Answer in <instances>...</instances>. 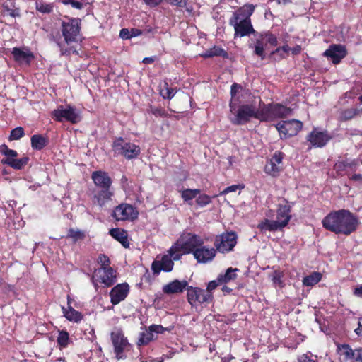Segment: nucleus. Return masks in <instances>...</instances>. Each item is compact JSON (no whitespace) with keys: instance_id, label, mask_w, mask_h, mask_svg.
<instances>
[{"instance_id":"61","label":"nucleus","mask_w":362,"mask_h":362,"mask_svg":"<svg viewBox=\"0 0 362 362\" xmlns=\"http://www.w3.org/2000/svg\"><path fill=\"white\" fill-rule=\"evenodd\" d=\"M18 152L15 150H13V149H9L8 151H7V153H6V158H15L18 156Z\"/></svg>"},{"instance_id":"39","label":"nucleus","mask_w":362,"mask_h":362,"mask_svg":"<svg viewBox=\"0 0 362 362\" xmlns=\"http://www.w3.org/2000/svg\"><path fill=\"white\" fill-rule=\"evenodd\" d=\"M57 344L60 349H64L68 346L70 343L69 334L66 330H59L57 339Z\"/></svg>"},{"instance_id":"64","label":"nucleus","mask_w":362,"mask_h":362,"mask_svg":"<svg viewBox=\"0 0 362 362\" xmlns=\"http://www.w3.org/2000/svg\"><path fill=\"white\" fill-rule=\"evenodd\" d=\"M354 294L356 296L362 298V285L354 288Z\"/></svg>"},{"instance_id":"58","label":"nucleus","mask_w":362,"mask_h":362,"mask_svg":"<svg viewBox=\"0 0 362 362\" xmlns=\"http://www.w3.org/2000/svg\"><path fill=\"white\" fill-rule=\"evenodd\" d=\"M291 48L288 45H283L281 47H277L274 51L272 52V54H278L280 52H284V53H288L290 51Z\"/></svg>"},{"instance_id":"30","label":"nucleus","mask_w":362,"mask_h":362,"mask_svg":"<svg viewBox=\"0 0 362 362\" xmlns=\"http://www.w3.org/2000/svg\"><path fill=\"white\" fill-rule=\"evenodd\" d=\"M31 147L34 150L41 151L47 146L49 140L47 136L42 134H34L30 138Z\"/></svg>"},{"instance_id":"14","label":"nucleus","mask_w":362,"mask_h":362,"mask_svg":"<svg viewBox=\"0 0 362 362\" xmlns=\"http://www.w3.org/2000/svg\"><path fill=\"white\" fill-rule=\"evenodd\" d=\"M284 156L285 154L283 152L280 151H275L264 165V170L265 173L274 177L279 176V173L282 170L281 165Z\"/></svg>"},{"instance_id":"59","label":"nucleus","mask_w":362,"mask_h":362,"mask_svg":"<svg viewBox=\"0 0 362 362\" xmlns=\"http://www.w3.org/2000/svg\"><path fill=\"white\" fill-rule=\"evenodd\" d=\"M150 7L158 6L163 0H143Z\"/></svg>"},{"instance_id":"40","label":"nucleus","mask_w":362,"mask_h":362,"mask_svg":"<svg viewBox=\"0 0 362 362\" xmlns=\"http://www.w3.org/2000/svg\"><path fill=\"white\" fill-rule=\"evenodd\" d=\"M85 237L86 235L83 231L80 230H75L73 228H71L68 230L67 235L66 236V238L71 239L74 243H76L81 240H83Z\"/></svg>"},{"instance_id":"38","label":"nucleus","mask_w":362,"mask_h":362,"mask_svg":"<svg viewBox=\"0 0 362 362\" xmlns=\"http://www.w3.org/2000/svg\"><path fill=\"white\" fill-rule=\"evenodd\" d=\"M53 39L59 47L60 54L62 56L69 57L71 54L79 55L78 51L74 46L66 47L64 44L55 40L54 37Z\"/></svg>"},{"instance_id":"60","label":"nucleus","mask_w":362,"mask_h":362,"mask_svg":"<svg viewBox=\"0 0 362 362\" xmlns=\"http://www.w3.org/2000/svg\"><path fill=\"white\" fill-rule=\"evenodd\" d=\"M349 178L350 180L357 182H362V174L358 173V174H354L351 176H349Z\"/></svg>"},{"instance_id":"56","label":"nucleus","mask_w":362,"mask_h":362,"mask_svg":"<svg viewBox=\"0 0 362 362\" xmlns=\"http://www.w3.org/2000/svg\"><path fill=\"white\" fill-rule=\"evenodd\" d=\"M241 188H243V187H240V185H233L227 187L224 190H223L220 193V194L221 195L226 194H228L230 192H235L238 189H241Z\"/></svg>"},{"instance_id":"51","label":"nucleus","mask_w":362,"mask_h":362,"mask_svg":"<svg viewBox=\"0 0 362 362\" xmlns=\"http://www.w3.org/2000/svg\"><path fill=\"white\" fill-rule=\"evenodd\" d=\"M4 15H9L11 17L19 16V10L18 8H10L8 5L4 4Z\"/></svg>"},{"instance_id":"33","label":"nucleus","mask_w":362,"mask_h":362,"mask_svg":"<svg viewBox=\"0 0 362 362\" xmlns=\"http://www.w3.org/2000/svg\"><path fill=\"white\" fill-rule=\"evenodd\" d=\"M204 59L211 58L214 57H221L224 59L228 57V52L223 48L218 46H214L213 47L206 49L204 52L200 54Z\"/></svg>"},{"instance_id":"44","label":"nucleus","mask_w":362,"mask_h":362,"mask_svg":"<svg viewBox=\"0 0 362 362\" xmlns=\"http://www.w3.org/2000/svg\"><path fill=\"white\" fill-rule=\"evenodd\" d=\"M284 274L282 271L279 269L274 270L271 275L272 281L274 285L279 286L280 288L284 287V283L282 280Z\"/></svg>"},{"instance_id":"63","label":"nucleus","mask_w":362,"mask_h":362,"mask_svg":"<svg viewBox=\"0 0 362 362\" xmlns=\"http://www.w3.org/2000/svg\"><path fill=\"white\" fill-rule=\"evenodd\" d=\"M290 50H291L293 55H298L301 52L302 47L300 45H296L295 47L291 48Z\"/></svg>"},{"instance_id":"53","label":"nucleus","mask_w":362,"mask_h":362,"mask_svg":"<svg viewBox=\"0 0 362 362\" xmlns=\"http://www.w3.org/2000/svg\"><path fill=\"white\" fill-rule=\"evenodd\" d=\"M62 3L65 5L70 4L73 8L76 9H82L83 8V3L76 0H63Z\"/></svg>"},{"instance_id":"37","label":"nucleus","mask_w":362,"mask_h":362,"mask_svg":"<svg viewBox=\"0 0 362 362\" xmlns=\"http://www.w3.org/2000/svg\"><path fill=\"white\" fill-rule=\"evenodd\" d=\"M322 274L318 272H313L303 279V284L305 286H313L321 281Z\"/></svg>"},{"instance_id":"62","label":"nucleus","mask_w":362,"mask_h":362,"mask_svg":"<svg viewBox=\"0 0 362 362\" xmlns=\"http://www.w3.org/2000/svg\"><path fill=\"white\" fill-rule=\"evenodd\" d=\"M355 355L356 356L352 362H362V349H358Z\"/></svg>"},{"instance_id":"46","label":"nucleus","mask_w":362,"mask_h":362,"mask_svg":"<svg viewBox=\"0 0 362 362\" xmlns=\"http://www.w3.org/2000/svg\"><path fill=\"white\" fill-rule=\"evenodd\" d=\"M24 135L25 132L23 128L21 127H17L11 131L9 140H18L24 136Z\"/></svg>"},{"instance_id":"12","label":"nucleus","mask_w":362,"mask_h":362,"mask_svg":"<svg viewBox=\"0 0 362 362\" xmlns=\"http://www.w3.org/2000/svg\"><path fill=\"white\" fill-rule=\"evenodd\" d=\"M281 139L296 136L302 129L303 123L297 119L281 121L275 125Z\"/></svg>"},{"instance_id":"24","label":"nucleus","mask_w":362,"mask_h":362,"mask_svg":"<svg viewBox=\"0 0 362 362\" xmlns=\"http://www.w3.org/2000/svg\"><path fill=\"white\" fill-rule=\"evenodd\" d=\"M286 226V221H270L265 218L258 223L257 228L262 232L267 230L276 231L282 229Z\"/></svg>"},{"instance_id":"19","label":"nucleus","mask_w":362,"mask_h":362,"mask_svg":"<svg viewBox=\"0 0 362 362\" xmlns=\"http://www.w3.org/2000/svg\"><path fill=\"white\" fill-rule=\"evenodd\" d=\"M173 259L168 255H164L160 260H154L151 264V270L155 275H158L161 271L170 272L173 269Z\"/></svg>"},{"instance_id":"21","label":"nucleus","mask_w":362,"mask_h":362,"mask_svg":"<svg viewBox=\"0 0 362 362\" xmlns=\"http://www.w3.org/2000/svg\"><path fill=\"white\" fill-rule=\"evenodd\" d=\"M216 248H209L202 245L194 251V259L199 263L206 264L211 262L216 257Z\"/></svg>"},{"instance_id":"3","label":"nucleus","mask_w":362,"mask_h":362,"mask_svg":"<svg viewBox=\"0 0 362 362\" xmlns=\"http://www.w3.org/2000/svg\"><path fill=\"white\" fill-rule=\"evenodd\" d=\"M91 179L98 189L93 191L90 198L93 205L103 209L106 204L112 199L114 192L112 189V180L108 173L103 170H95L91 174Z\"/></svg>"},{"instance_id":"41","label":"nucleus","mask_w":362,"mask_h":362,"mask_svg":"<svg viewBox=\"0 0 362 362\" xmlns=\"http://www.w3.org/2000/svg\"><path fill=\"white\" fill-rule=\"evenodd\" d=\"M201 193L199 189H185L181 192V197L185 202H189Z\"/></svg>"},{"instance_id":"23","label":"nucleus","mask_w":362,"mask_h":362,"mask_svg":"<svg viewBox=\"0 0 362 362\" xmlns=\"http://www.w3.org/2000/svg\"><path fill=\"white\" fill-rule=\"evenodd\" d=\"M189 287L188 282L186 280L180 281L175 279L163 287L164 293L170 295L173 293H182L187 290Z\"/></svg>"},{"instance_id":"9","label":"nucleus","mask_w":362,"mask_h":362,"mask_svg":"<svg viewBox=\"0 0 362 362\" xmlns=\"http://www.w3.org/2000/svg\"><path fill=\"white\" fill-rule=\"evenodd\" d=\"M238 236L235 232H225L214 238V245L220 253H228L233 250L237 244Z\"/></svg>"},{"instance_id":"28","label":"nucleus","mask_w":362,"mask_h":362,"mask_svg":"<svg viewBox=\"0 0 362 362\" xmlns=\"http://www.w3.org/2000/svg\"><path fill=\"white\" fill-rule=\"evenodd\" d=\"M286 202L284 204H279L276 210V218L278 221H286L287 225L288 224L291 216L290 215L291 206L288 204V202L284 200Z\"/></svg>"},{"instance_id":"32","label":"nucleus","mask_w":362,"mask_h":362,"mask_svg":"<svg viewBox=\"0 0 362 362\" xmlns=\"http://www.w3.org/2000/svg\"><path fill=\"white\" fill-rule=\"evenodd\" d=\"M360 113H362V109L359 110L357 107L343 109L339 111L338 119L339 122H346L359 115Z\"/></svg>"},{"instance_id":"47","label":"nucleus","mask_w":362,"mask_h":362,"mask_svg":"<svg viewBox=\"0 0 362 362\" xmlns=\"http://www.w3.org/2000/svg\"><path fill=\"white\" fill-rule=\"evenodd\" d=\"M212 197L206 194H200L196 199V203L200 207H204L211 202Z\"/></svg>"},{"instance_id":"13","label":"nucleus","mask_w":362,"mask_h":362,"mask_svg":"<svg viewBox=\"0 0 362 362\" xmlns=\"http://www.w3.org/2000/svg\"><path fill=\"white\" fill-rule=\"evenodd\" d=\"M139 211L132 205L122 203L117 206L112 214L116 221H134L138 218Z\"/></svg>"},{"instance_id":"1","label":"nucleus","mask_w":362,"mask_h":362,"mask_svg":"<svg viewBox=\"0 0 362 362\" xmlns=\"http://www.w3.org/2000/svg\"><path fill=\"white\" fill-rule=\"evenodd\" d=\"M325 229L337 235L349 236L355 233L360 221L356 215L348 209L334 210L322 220Z\"/></svg>"},{"instance_id":"16","label":"nucleus","mask_w":362,"mask_h":362,"mask_svg":"<svg viewBox=\"0 0 362 362\" xmlns=\"http://www.w3.org/2000/svg\"><path fill=\"white\" fill-rule=\"evenodd\" d=\"M106 287H110L117 281V271L112 267L98 268L94 272V277Z\"/></svg>"},{"instance_id":"5","label":"nucleus","mask_w":362,"mask_h":362,"mask_svg":"<svg viewBox=\"0 0 362 362\" xmlns=\"http://www.w3.org/2000/svg\"><path fill=\"white\" fill-rule=\"evenodd\" d=\"M243 89L240 84L234 83L230 87V100L229 102L230 115L228 119L231 124L242 126L248 123V116L255 103H243L238 92Z\"/></svg>"},{"instance_id":"18","label":"nucleus","mask_w":362,"mask_h":362,"mask_svg":"<svg viewBox=\"0 0 362 362\" xmlns=\"http://www.w3.org/2000/svg\"><path fill=\"white\" fill-rule=\"evenodd\" d=\"M347 54L346 49L341 45H332L326 49L323 54L324 56L329 58L334 64L340 63Z\"/></svg>"},{"instance_id":"25","label":"nucleus","mask_w":362,"mask_h":362,"mask_svg":"<svg viewBox=\"0 0 362 362\" xmlns=\"http://www.w3.org/2000/svg\"><path fill=\"white\" fill-rule=\"evenodd\" d=\"M255 37V42L254 45H250V48L254 49V54L258 56L261 59H265L264 54V41L265 38L263 33H257L255 34H252Z\"/></svg>"},{"instance_id":"52","label":"nucleus","mask_w":362,"mask_h":362,"mask_svg":"<svg viewBox=\"0 0 362 362\" xmlns=\"http://www.w3.org/2000/svg\"><path fill=\"white\" fill-rule=\"evenodd\" d=\"M222 284L219 283L218 278L216 280L211 281L208 283L206 289H204L205 291L207 292V294H213L212 291L215 290L218 285H221Z\"/></svg>"},{"instance_id":"29","label":"nucleus","mask_w":362,"mask_h":362,"mask_svg":"<svg viewBox=\"0 0 362 362\" xmlns=\"http://www.w3.org/2000/svg\"><path fill=\"white\" fill-rule=\"evenodd\" d=\"M109 233L113 238L119 242L124 247L128 248L129 247L128 235L125 230L119 228H112Z\"/></svg>"},{"instance_id":"27","label":"nucleus","mask_w":362,"mask_h":362,"mask_svg":"<svg viewBox=\"0 0 362 362\" xmlns=\"http://www.w3.org/2000/svg\"><path fill=\"white\" fill-rule=\"evenodd\" d=\"M29 162L28 156H23L21 158H4L1 160V163L7 165L15 170H22Z\"/></svg>"},{"instance_id":"20","label":"nucleus","mask_w":362,"mask_h":362,"mask_svg":"<svg viewBox=\"0 0 362 362\" xmlns=\"http://www.w3.org/2000/svg\"><path fill=\"white\" fill-rule=\"evenodd\" d=\"M331 139L327 132H319L315 128L306 137L307 141L315 147H323Z\"/></svg>"},{"instance_id":"43","label":"nucleus","mask_w":362,"mask_h":362,"mask_svg":"<svg viewBox=\"0 0 362 362\" xmlns=\"http://www.w3.org/2000/svg\"><path fill=\"white\" fill-rule=\"evenodd\" d=\"M36 10L42 13H50L53 11V6L51 4L45 3L42 1H36Z\"/></svg>"},{"instance_id":"6","label":"nucleus","mask_w":362,"mask_h":362,"mask_svg":"<svg viewBox=\"0 0 362 362\" xmlns=\"http://www.w3.org/2000/svg\"><path fill=\"white\" fill-rule=\"evenodd\" d=\"M115 156H121L127 160L136 158L141 153V148L134 143L127 141L123 137H117L112 144Z\"/></svg>"},{"instance_id":"34","label":"nucleus","mask_w":362,"mask_h":362,"mask_svg":"<svg viewBox=\"0 0 362 362\" xmlns=\"http://www.w3.org/2000/svg\"><path fill=\"white\" fill-rule=\"evenodd\" d=\"M62 311L64 316L71 322H79L83 317L81 312L75 310L71 305H69L68 308L62 307Z\"/></svg>"},{"instance_id":"54","label":"nucleus","mask_w":362,"mask_h":362,"mask_svg":"<svg viewBox=\"0 0 362 362\" xmlns=\"http://www.w3.org/2000/svg\"><path fill=\"white\" fill-rule=\"evenodd\" d=\"M148 329L149 331L152 332V334H153V332L157 334H163L166 329L162 325H151L148 327Z\"/></svg>"},{"instance_id":"26","label":"nucleus","mask_w":362,"mask_h":362,"mask_svg":"<svg viewBox=\"0 0 362 362\" xmlns=\"http://www.w3.org/2000/svg\"><path fill=\"white\" fill-rule=\"evenodd\" d=\"M11 54L13 57V59L17 62H25L29 64L31 61H33L35 58V56L33 52L30 50L23 51L20 47H14L12 49Z\"/></svg>"},{"instance_id":"45","label":"nucleus","mask_w":362,"mask_h":362,"mask_svg":"<svg viewBox=\"0 0 362 362\" xmlns=\"http://www.w3.org/2000/svg\"><path fill=\"white\" fill-rule=\"evenodd\" d=\"M150 112L152 113L156 117H169L170 115L168 113L165 108L160 106H150Z\"/></svg>"},{"instance_id":"11","label":"nucleus","mask_w":362,"mask_h":362,"mask_svg":"<svg viewBox=\"0 0 362 362\" xmlns=\"http://www.w3.org/2000/svg\"><path fill=\"white\" fill-rule=\"evenodd\" d=\"M52 119L58 122L67 121L71 124H76L81 120L79 114L76 111V108L69 105L65 109L62 105L59 106L57 109L51 112Z\"/></svg>"},{"instance_id":"57","label":"nucleus","mask_w":362,"mask_h":362,"mask_svg":"<svg viewBox=\"0 0 362 362\" xmlns=\"http://www.w3.org/2000/svg\"><path fill=\"white\" fill-rule=\"evenodd\" d=\"M119 37L124 40L131 38V32L127 28H122L119 32Z\"/></svg>"},{"instance_id":"50","label":"nucleus","mask_w":362,"mask_h":362,"mask_svg":"<svg viewBox=\"0 0 362 362\" xmlns=\"http://www.w3.org/2000/svg\"><path fill=\"white\" fill-rule=\"evenodd\" d=\"M98 262L100 264V268H107L110 267V259L109 257L105 254H100L98 257Z\"/></svg>"},{"instance_id":"42","label":"nucleus","mask_w":362,"mask_h":362,"mask_svg":"<svg viewBox=\"0 0 362 362\" xmlns=\"http://www.w3.org/2000/svg\"><path fill=\"white\" fill-rule=\"evenodd\" d=\"M153 340V334L149 329L140 333V337L137 342L138 346H145Z\"/></svg>"},{"instance_id":"4","label":"nucleus","mask_w":362,"mask_h":362,"mask_svg":"<svg viewBox=\"0 0 362 362\" xmlns=\"http://www.w3.org/2000/svg\"><path fill=\"white\" fill-rule=\"evenodd\" d=\"M292 109L281 103H270L265 104L260 100L259 107L254 104L248 116V123L252 119H256L261 122H270L277 119H284L290 115Z\"/></svg>"},{"instance_id":"22","label":"nucleus","mask_w":362,"mask_h":362,"mask_svg":"<svg viewBox=\"0 0 362 362\" xmlns=\"http://www.w3.org/2000/svg\"><path fill=\"white\" fill-rule=\"evenodd\" d=\"M189 238L182 243L184 248V254L192 253L194 255V251L204 245V240L196 234L189 233Z\"/></svg>"},{"instance_id":"17","label":"nucleus","mask_w":362,"mask_h":362,"mask_svg":"<svg viewBox=\"0 0 362 362\" xmlns=\"http://www.w3.org/2000/svg\"><path fill=\"white\" fill-rule=\"evenodd\" d=\"M129 292V286L127 283L119 284L114 286L110 292V302L113 305L119 304L123 301Z\"/></svg>"},{"instance_id":"31","label":"nucleus","mask_w":362,"mask_h":362,"mask_svg":"<svg viewBox=\"0 0 362 362\" xmlns=\"http://www.w3.org/2000/svg\"><path fill=\"white\" fill-rule=\"evenodd\" d=\"M358 349L353 350L349 344H340L337 346V352L340 357L343 358V360L347 361L349 360L354 359L356 358L355 354Z\"/></svg>"},{"instance_id":"8","label":"nucleus","mask_w":362,"mask_h":362,"mask_svg":"<svg viewBox=\"0 0 362 362\" xmlns=\"http://www.w3.org/2000/svg\"><path fill=\"white\" fill-rule=\"evenodd\" d=\"M187 299L192 308L199 305L210 304L214 300L213 294H207V292L199 287L189 286L187 290Z\"/></svg>"},{"instance_id":"10","label":"nucleus","mask_w":362,"mask_h":362,"mask_svg":"<svg viewBox=\"0 0 362 362\" xmlns=\"http://www.w3.org/2000/svg\"><path fill=\"white\" fill-rule=\"evenodd\" d=\"M111 341L114 347V352L117 360L127 358L125 351H129L132 345L129 343L127 338L122 330L112 332L110 335Z\"/></svg>"},{"instance_id":"35","label":"nucleus","mask_w":362,"mask_h":362,"mask_svg":"<svg viewBox=\"0 0 362 362\" xmlns=\"http://www.w3.org/2000/svg\"><path fill=\"white\" fill-rule=\"evenodd\" d=\"M168 255L175 261L180 259L182 255H184V248L179 240L175 242L168 250Z\"/></svg>"},{"instance_id":"55","label":"nucleus","mask_w":362,"mask_h":362,"mask_svg":"<svg viewBox=\"0 0 362 362\" xmlns=\"http://www.w3.org/2000/svg\"><path fill=\"white\" fill-rule=\"evenodd\" d=\"M309 354L310 353H307L298 356L297 358V362H317L316 360L312 358L311 356H310Z\"/></svg>"},{"instance_id":"36","label":"nucleus","mask_w":362,"mask_h":362,"mask_svg":"<svg viewBox=\"0 0 362 362\" xmlns=\"http://www.w3.org/2000/svg\"><path fill=\"white\" fill-rule=\"evenodd\" d=\"M238 269L237 268L230 267L227 269L224 274H220L218 276V280L221 284H226L231 280H235L237 278V274H235Z\"/></svg>"},{"instance_id":"49","label":"nucleus","mask_w":362,"mask_h":362,"mask_svg":"<svg viewBox=\"0 0 362 362\" xmlns=\"http://www.w3.org/2000/svg\"><path fill=\"white\" fill-rule=\"evenodd\" d=\"M175 94L173 88L168 87V84L165 83V88L161 90L160 95L164 99H171Z\"/></svg>"},{"instance_id":"48","label":"nucleus","mask_w":362,"mask_h":362,"mask_svg":"<svg viewBox=\"0 0 362 362\" xmlns=\"http://www.w3.org/2000/svg\"><path fill=\"white\" fill-rule=\"evenodd\" d=\"M263 33L266 43H268L273 47H275L278 45V40L275 35L269 31L264 32Z\"/></svg>"},{"instance_id":"2","label":"nucleus","mask_w":362,"mask_h":362,"mask_svg":"<svg viewBox=\"0 0 362 362\" xmlns=\"http://www.w3.org/2000/svg\"><path fill=\"white\" fill-rule=\"evenodd\" d=\"M255 6L246 4L235 11L229 18V25L234 28V38L243 37L257 33L252 24L251 16Z\"/></svg>"},{"instance_id":"15","label":"nucleus","mask_w":362,"mask_h":362,"mask_svg":"<svg viewBox=\"0 0 362 362\" xmlns=\"http://www.w3.org/2000/svg\"><path fill=\"white\" fill-rule=\"evenodd\" d=\"M360 166L357 159L339 158L336 161L333 169L338 175L342 176L344 174L349 175V172H356Z\"/></svg>"},{"instance_id":"7","label":"nucleus","mask_w":362,"mask_h":362,"mask_svg":"<svg viewBox=\"0 0 362 362\" xmlns=\"http://www.w3.org/2000/svg\"><path fill=\"white\" fill-rule=\"evenodd\" d=\"M61 31L67 45L77 42V38L81 32V19L70 18L67 21H62Z\"/></svg>"}]
</instances>
